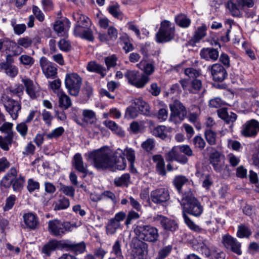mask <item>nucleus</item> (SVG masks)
Listing matches in <instances>:
<instances>
[{
    "instance_id": "15",
    "label": "nucleus",
    "mask_w": 259,
    "mask_h": 259,
    "mask_svg": "<svg viewBox=\"0 0 259 259\" xmlns=\"http://www.w3.org/2000/svg\"><path fill=\"white\" fill-rule=\"evenodd\" d=\"M73 17L76 21V24L74 29V34H80L79 30L87 28L91 25L90 20L84 15L77 13L73 15Z\"/></svg>"
},
{
    "instance_id": "26",
    "label": "nucleus",
    "mask_w": 259,
    "mask_h": 259,
    "mask_svg": "<svg viewBox=\"0 0 259 259\" xmlns=\"http://www.w3.org/2000/svg\"><path fill=\"white\" fill-rule=\"evenodd\" d=\"M207 27L205 24L198 27L190 39V42L193 45L199 42L206 35Z\"/></svg>"
},
{
    "instance_id": "4",
    "label": "nucleus",
    "mask_w": 259,
    "mask_h": 259,
    "mask_svg": "<svg viewBox=\"0 0 259 259\" xmlns=\"http://www.w3.org/2000/svg\"><path fill=\"white\" fill-rule=\"evenodd\" d=\"M134 232L140 240L149 242H156L159 237L158 229L151 225H137Z\"/></svg>"
},
{
    "instance_id": "59",
    "label": "nucleus",
    "mask_w": 259,
    "mask_h": 259,
    "mask_svg": "<svg viewBox=\"0 0 259 259\" xmlns=\"http://www.w3.org/2000/svg\"><path fill=\"white\" fill-rule=\"evenodd\" d=\"M26 123L25 122H21L17 125L16 128L17 132L23 138L26 136L28 133V126Z\"/></svg>"
},
{
    "instance_id": "16",
    "label": "nucleus",
    "mask_w": 259,
    "mask_h": 259,
    "mask_svg": "<svg viewBox=\"0 0 259 259\" xmlns=\"http://www.w3.org/2000/svg\"><path fill=\"white\" fill-rule=\"evenodd\" d=\"M124 153L120 149H118L112 155L113 160V168L118 170H123L126 166V161L124 157Z\"/></svg>"
},
{
    "instance_id": "62",
    "label": "nucleus",
    "mask_w": 259,
    "mask_h": 259,
    "mask_svg": "<svg viewBox=\"0 0 259 259\" xmlns=\"http://www.w3.org/2000/svg\"><path fill=\"white\" fill-rule=\"evenodd\" d=\"M16 200V197L14 195H11L9 196L6 200V204L4 207V210L5 211H8L11 209L14 206L15 201Z\"/></svg>"
},
{
    "instance_id": "48",
    "label": "nucleus",
    "mask_w": 259,
    "mask_h": 259,
    "mask_svg": "<svg viewBox=\"0 0 259 259\" xmlns=\"http://www.w3.org/2000/svg\"><path fill=\"white\" fill-rule=\"evenodd\" d=\"M79 31L80 34H74V35L89 41H93L94 37L93 36L92 31L90 29H89L88 28H83L79 30Z\"/></svg>"
},
{
    "instance_id": "37",
    "label": "nucleus",
    "mask_w": 259,
    "mask_h": 259,
    "mask_svg": "<svg viewBox=\"0 0 259 259\" xmlns=\"http://www.w3.org/2000/svg\"><path fill=\"white\" fill-rule=\"evenodd\" d=\"M14 136L10 134L5 136H0V147L4 151H8L10 149L13 142Z\"/></svg>"
},
{
    "instance_id": "56",
    "label": "nucleus",
    "mask_w": 259,
    "mask_h": 259,
    "mask_svg": "<svg viewBox=\"0 0 259 259\" xmlns=\"http://www.w3.org/2000/svg\"><path fill=\"white\" fill-rule=\"evenodd\" d=\"M64 132V130L62 127H57L52 131L50 133L46 135V137L50 139L57 138L61 136Z\"/></svg>"
},
{
    "instance_id": "46",
    "label": "nucleus",
    "mask_w": 259,
    "mask_h": 259,
    "mask_svg": "<svg viewBox=\"0 0 259 259\" xmlns=\"http://www.w3.org/2000/svg\"><path fill=\"white\" fill-rule=\"evenodd\" d=\"M130 176L128 174H124L121 177L115 178L114 181V184L117 186H127L130 181Z\"/></svg>"
},
{
    "instance_id": "19",
    "label": "nucleus",
    "mask_w": 259,
    "mask_h": 259,
    "mask_svg": "<svg viewBox=\"0 0 259 259\" xmlns=\"http://www.w3.org/2000/svg\"><path fill=\"white\" fill-rule=\"evenodd\" d=\"M166 159L167 161H177L182 164H185L188 162V158L184 155L180 154V152L173 147L167 154Z\"/></svg>"
},
{
    "instance_id": "39",
    "label": "nucleus",
    "mask_w": 259,
    "mask_h": 259,
    "mask_svg": "<svg viewBox=\"0 0 259 259\" xmlns=\"http://www.w3.org/2000/svg\"><path fill=\"white\" fill-rule=\"evenodd\" d=\"M175 20L176 23L181 27L187 28L191 22V20L186 15L180 14L176 16Z\"/></svg>"
},
{
    "instance_id": "27",
    "label": "nucleus",
    "mask_w": 259,
    "mask_h": 259,
    "mask_svg": "<svg viewBox=\"0 0 259 259\" xmlns=\"http://www.w3.org/2000/svg\"><path fill=\"white\" fill-rule=\"evenodd\" d=\"M147 247V244L142 242L141 245L135 247L133 250V258L145 259L148 252Z\"/></svg>"
},
{
    "instance_id": "64",
    "label": "nucleus",
    "mask_w": 259,
    "mask_h": 259,
    "mask_svg": "<svg viewBox=\"0 0 259 259\" xmlns=\"http://www.w3.org/2000/svg\"><path fill=\"white\" fill-rule=\"evenodd\" d=\"M180 152L183 153L188 156H191L193 155V151L189 146L184 145L182 146H178L174 147Z\"/></svg>"
},
{
    "instance_id": "13",
    "label": "nucleus",
    "mask_w": 259,
    "mask_h": 259,
    "mask_svg": "<svg viewBox=\"0 0 259 259\" xmlns=\"http://www.w3.org/2000/svg\"><path fill=\"white\" fill-rule=\"evenodd\" d=\"M150 197L152 201L157 204L163 205L169 199V195L167 190L159 188L151 192Z\"/></svg>"
},
{
    "instance_id": "14",
    "label": "nucleus",
    "mask_w": 259,
    "mask_h": 259,
    "mask_svg": "<svg viewBox=\"0 0 259 259\" xmlns=\"http://www.w3.org/2000/svg\"><path fill=\"white\" fill-rule=\"evenodd\" d=\"M39 63L44 74L47 78H53L56 76L57 69L55 64L48 61L45 57L40 58Z\"/></svg>"
},
{
    "instance_id": "7",
    "label": "nucleus",
    "mask_w": 259,
    "mask_h": 259,
    "mask_svg": "<svg viewBox=\"0 0 259 259\" xmlns=\"http://www.w3.org/2000/svg\"><path fill=\"white\" fill-rule=\"evenodd\" d=\"M72 225L68 222L58 220H50L48 222V231L54 236L61 238L67 232L72 231Z\"/></svg>"
},
{
    "instance_id": "20",
    "label": "nucleus",
    "mask_w": 259,
    "mask_h": 259,
    "mask_svg": "<svg viewBox=\"0 0 259 259\" xmlns=\"http://www.w3.org/2000/svg\"><path fill=\"white\" fill-rule=\"evenodd\" d=\"M22 82L24 84L26 91L30 97L32 99H35L38 95V90L33 83L32 80L29 78H25L22 79Z\"/></svg>"
},
{
    "instance_id": "38",
    "label": "nucleus",
    "mask_w": 259,
    "mask_h": 259,
    "mask_svg": "<svg viewBox=\"0 0 259 259\" xmlns=\"http://www.w3.org/2000/svg\"><path fill=\"white\" fill-rule=\"evenodd\" d=\"M119 229H121L120 223H116L111 219L109 220L106 226V232L107 235L114 234Z\"/></svg>"
},
{
    "instance_id": "53",
    "label": "nucleus",
    "mask_w": 259,
    "mask_h": 259,
    "mask_svg": "<svg viewBox=\"0 0 259 259\" xmlns=\"http://www.w3.org/2000/svg\"><path fill=\"white\" fill-rule=\"evenodd\" d=\"M120 39L124 44L123 49L126 53L131 52L134 50V46L133 44L130 42L129 38L126 34L121 36Z\"/></svg>"
},
{
    "instance_id": "50",
    "label": "nucleus",
    "mask_w": 259,
    "mask_h": 259,
    "mask_svg": "<svg viewBox=\"0 0 259 259\" xmlns=\"http://www.w3.org/2000/svg\"><path fill=\"white\" fill-rule=\"evenodd\" d=\"M205 137L207 143L210 145L216 144L217 134L211 130H206L204 133Z\"/></svg>"
},
{
    "instance_id": "32",
    "label": "nucleus",
    "mask_w": 259,
    "mask_h": 259,
    "mask_svg": "<svg viewBox=\"0 0 259 259\" xmlns=\"http://www.w3.org/2000/svg\"><path fill=\"white\" fill-rule=\"evenodd\" d=\"M57 248H59L58 241L52 240L42 247L41 252L49 256L52 252L55 250Z\"/></svg>"
},
{
    "instance_id": "5",
    "label": "nucleus",
    "mask_w": 259,
    "mask_h": 259,
    "mask_svg": "<svg viewBox=\"0 0 259 259\" xmlns=\"http://www.w3.org/2000/svg\"><path fill=\"white\" fill-rule=\"evenodd\" d=\"M169 106L170 110L169 121L175 124L181 123L187 116L186 107L178 100H174Z\"/></svg>"
},
{
    "instance_id": "35",
    "label": "nucleus",
    "mask_w": 259,
    "mask_h": 259,
    "mask_svg": "<svg viewBox=\"0 0 259 259\" xmlns=\"http://www.w3.org/2000/svg\"><path fill=\"white\" fill-rule=\"evenodd\" d=\"M251 229L244 224H241L238 226L236 236L239 238H248L251 235Z\"/></svg>"
},
{
    "instance_id": "41",
    "label": "nucleus",
    "mask_w": 259,
    "mask_h": 259,
    "mask_svg": "<svg viewBox=\"0 0 259 259\" xmlns=\"http://www.w3.org/2000/svg\"><path fill=\"white\" fill-rule=\"evenodd\" d=\"M11 25L13 28L15 34L20 35L26 30V26L25 24H17V20L13 18L11 20Z\"/></svg>"
},
{
    "instance_id": "36",
    "label": "nucleus",
    "mask_w": 259,
    "mask_h": 259,
    "mask_svg": "<svg viewBox=\"0 0 259 259\" xmlns=\"http://www.w3.org/2000/svg\"><path fill=\"white\" fill-rule=\"evenodd\" d=\"M59 96V107L64 109L69 108L72 105L71 101L69 96L64 92H61L58 94Z\"/></svg>"
},
{
    "instance_id": "60",
    "label": "nucleus",
    "mask_w": 259,
    "mask_h": 259,
    "mask_svg": "<svg viewBox=\"0 0 259 259\" xmlns=\"http://www.w3.org/2000/svg\"><path fill=\"white\" fill-rule=\"evenodd\" d=\"M191 89H190V91L193 93H196L202 88L201 81L198 79H193L191 83Z\"/></svg>"
},
{
    "instance_id": "31",
    "label": "nucleus",
    "mask_w": 259,
    "mask_h": 259,
    "mask_svg": "<svg viewBox=\"0 0 259 259\" xmlns=\"http://www.w3.org/2000/svg\"><path fill=\"white\" fill-rule=\"evenodd\" d=\"M87 69L90 72H94L100 74L102 77H104L106 75V69L95 61H91L88 63Z\"/></svg>"
},
{
    "instance_id": "8",
    "label": "nucleus",
    "mask_w": 259,
    "mask_h": 259,
    "mask_svg": "<svg viewBox=\"0 0 259 259\" xmlns=\"http://www.w3.org/2000/svg\"><path fill=\"white\" fill-rule=\"evenodd\" d=\"M124 75L131 85L137 88H143L150 80L149 77L136 70H127Z\"/></svg>"
},
{
    "instance_id": "10",
    "label": "nucleus",
    "mask_w": 259,
    "mask_h": 259,
    "mask_svg": "<svg viewBox=\"0 0 259 259\" xmlns=\"http://www.w3.org/2000/svg\"><path fill=\"white\" fill-rule=\"evenodd\" d=\"M222 243L227 250L237 255L242 254L241 243L229 234H226L222 236Z\"/></svg>"
},
{
    "instance_id": "29",
    "label": "nucleus",
    "mask_w": 259,
    "mask_h": 259,
    "mask_svg": "<svg viewBox=\"0 0 259 259\" xmlns=\"http://www.w3.org/2000/svg\"><path fill=\"white\" fill-rule=\"evenodd\" d=\"M0 71L5 73L8 76L14 78L18 74V68L15 65H0Z\"/></svg>"
},
{
    "instance_id": "22",
    "label": "nucleus",
    "mask_w": 259,
    "mask_h": 259,
    "mask_svg": "<svg viewBox=\"0 0 259 259\" xmlns=\"http://www.w3.org/2000/svg\"><path fill=\"white\" fill-rule=\"evenodd\" d=\"M218 114L220 118L223 119L227 123H233L237 118V115L233 112L228 113L227 109L223 108L218 110Z\"/></svg>"
},
{
    "instance_id": "6",
    "label": "nucleus",
    "mask_w": 259,
    "mask_h": 259,
    "mask_svg": "<svg viewBox=\"0 0 259 259\" xmlns=\"http://www.w3.org/2000/svg\"><path fill=\"white\" fill-rule=\"evenodd\" d=\"M175 34L174 25L169 21L165 20L161 23L160 27L156 34V41L163 43L172 40Z\"/></svg>"
},
{
    "instance_id": "45",
    "label": "nucleus",
    "mask_w": 259,
    "mask_h": 259,
    "mask_svg": "<svg viewBox=\"0 0 259 259\" xmlns=\"http://www.w3.org/2000/svg\"><path fill=\"white\" fill-rule=\"evenodd\" d=\"M70 205L69 200L65 197H62L55 203V210H62L67 208Z\"/></svg>"
},
{
    "instance_id": "49",
    "label": "nucleus",
    "mask_w": 259,
    "mask_h": 259,
    "mask_svg": "<svg viewBox=\"0 0 259 259\" xmlns=\"http://www.w3.org/2000/svg\"><path fill=\"white\" fill-rule=\"evenodd\" d=\"M19 60L21 64L28 67L32 66L35 62L34 59L33 57L26 54L20 56Z\"/></svg>"
},
{
    "instance_id": "61",
    "label": "nucleus",
    "mask_w": 259,
    "mask_h": 259,
    "mask_svg": "<svg viewBox=\"0 0 259 259\" xmlns=\"http://www.w3.org/2000/svg\"><path fill=\"white\" fill-rule=\"evenodd\" d=\"M165 129V127L164 126H158L154 130L153 135L164 140L167 137L166 134L164 132Z\"/></svg>"
},
{
    "instance_id": "18",
    "label": "nucleus",
    "mask_w": 259,
    "mask_h": 259,
    "mask_svg": "<svg viewBox=\"0 0 259 259\" xmlns=\"http://www.w3.org/2000/svg\"><path fill=\"white\" fill-rule=\"evenodd\" d=\"M72 165L76 170L83 174L82 177H85L88 174V165L84 163L80 154H75L73 158Z\"/></svg>"
},
{
    "instance_id": "58",
    "label": "nucleus",
    "mask_w": 259,
    "mask_h": 259,
    "mask_svg": "<svg viewBox=\"0 0 259 259\" xmlns=\"http://www.w3.org/2000/svg\"><path fill=\"white\" fill-rule=\"evenodd\" d=\"M117 58L115 55L107 57L105 58V63L107 69L114 67L117 64Z\"/></svg>"
},
{
    "instance_id": "55",
    "label": "nucleus",
    "mask_w": 259,
    "mask_h": 259,
    "mask_svg": "<svg viewBox=\"0 0 259 259\" xmlns=\"http://www.w3.org/2000/svg\"><path fill=\"white\" fill-rule=\"evenodd\" d=\"M193 143L195 148L202 150L205 146L206 143L204 140L201 136H196L193 139Z\"/></svg>"
},
{
    "instance_id": "43",
    "label": "nucleus",
    "mask_w": 259,
    "mask_h": 259,
    "mask_svg": "<svg viewBox=\"0 0 259 259\" xmlns=\"http://www.w3.org/2000/svg\"><path fill=\"white\" fill-rule=\"evenodd\" d=\"M188 181V179L184 176H177L175 177L172 183L179 193L181 192L182 186Z\"/></svg>"
},
{
    "instance_id": "12",
    "label": "nucleus",
    "mask_w": 259,
    "mask_h": 259,
    "mask_svg": "<svg viewBox=\"0 0 259 259\" xmlns=\"http://www.w3.org/2000/svg\"><path fill=\"white\" fill-rule=\"evenodd\" d=\"M258 132L259 122L253 119L242 125L241 133L245 137H251L255 136Z\"/></svg>"
},
{
    "instance_id": "33",
    "label": "nucleus",
    "mask_w": 259,
    "mask_h": 259,
    "mask_svg": "<svg viewBox=\"0 0 259 259\" xmlns=\"http://www.w3.org/2000/svg\"><path fill=\"white\" fill-rule=\"evenodd\" d=\"M137 66L141 70L144 71V75L149 77L155 70L154 64L151 62H146V61H141L137 64Z\"/></svg>"
},
{
    "instance_id": "25",
    "label": "nucleus",
    "mask_w": 259,
    "mask_h": 259,
    "mask_svg": "<svg viewBox=\"0 0 259 259\" xmlns=\"http://www.w3.org/2000/svg\"><path fill=\"white\" fill-rule=\"evenodd\" d=\"M134 104L139 109L141 114L149 116L151 115L149 105L143 99L141 98L136 99L134 100Z\"/></svg>"
},
{
    "instance_id": "40",
    "label": "nucleus",
    "mask_w": 259,
    "mask_h": 259,
    "mask_svg": "<svg viewBox=\"0 0 259 259\" xmlns=\"http://www.w3.org/2000/svg\"><path fill=\"white\" fill-rule=\"evenodd\" d=\"M105 125L110 128L112 131L114 132L115 134L120 137L124 136V132L118 126V125L112 120H108L104 122Z\"/></svg>"
},
{
    "instance_id": "23",
    "label": "nucleus",
    "mask_w": 259,
    "mask_h": 259,
    "mask_svg": "<svg viewBox=\"0 0 259 259\" xmlns=\"http://www.w3.org/2000/svg\"><path fill=\"white\" fill-rule=\"evenodd\" d=\"M244 0H230L228 2V8L232 15L238 16L240 10L243 8Z\"/></svg>"
},
{
    "instance_id": "17",
    "label": "nucleus",
    "mask_w": 259,
    "mask_h": 259,
    "mask_svg": "<svg viewBox=\"0 0 259 259\" xmlns=\"http://www.w3.org/2000/svg\"><path fill=\"white\" fill-rule=\"evenodd\" d=\"M211 73L213 79L215 81H223L228 74L225 68L220 64H214L211 66Z\"/></svg>"
},
{
    "instance_id": "21",
    "label": "nucleus",
    "mask_w": 259,
    "mask_h": 259,
    "mask_svg": "<svg viewBox=\"0 0 259 259\" xmlns=\"http://www.w3.org/2000/svg\"><path fill=\"white\" fill-rule=\"evenodd\" d=\"M23 218L25 225L30 229H35L38 225L37 217L32 212L24 214Z\"/></svg>"
},
{
    "instance_id": "11",
    "label": "nucleus",
    "mask_w": 259,
    "mask_h": 259,
    "mask_svg": "<svg viewBox=\"0 0 259 259\" xmlns=\"http://www.w3.org/2000/svg\"><path fill=\"white\" fill-rule=\"evenodd\" d=\"M3 102L6 110L9 113L11 117L16 119L18 117V112L21 109L20 104L8 96L4 97Z\"/></svg>"
},
{
    "instance_id": "1",
    "label": "nucleus",
    "mask_w": 259,
    "mask_h": 259,
    "mask_svg": "<svg viewBox=\"0 0 259 259\" xmlns=\"http://www.w3.org/2000/svg\"><path fill=\"white\" fill-rule=\"evenodd\" d=\"M181 204L183 206V218L188 227L196 232L200 233L204 231L203 229L196 225L186 214V212H187L195 217H199L203 210V206L194 197L191 191H189L183 194Z\"/></svg>"
},
{
    "instance_id": "24",
    "label": "nucleus",
    "mask_w": 259,
    "mask_h": 259,
    "mask_svg": "<svg viewBox=\"0 0 259 259\" xmlns=\"http://www.w3.org/2000/svg\"><path fill=\"white\" fill-rule=\"evenodd\" d=\"M159 221L161 226L166 230L175 231L178 228V224L173 220L160 215Z\"/></svg>"
},
{
    "instance_id": "57",
    "label": "nucleus",
    "mask_w": 259,
    "mask_h": 259,
    "mask_svg": "<svg viewBox=\"0 0 259 259\" xmlns=\"http://www.w3.org/2000/svg\"><path fill=\"white\" fill-rule=\"evenodd\" d=\"M60 190L66 196L71 198L74 197L75 189L71 186L63 185L61 187Z\"/></svg>"
},
{
    "instance_id": "47",
    "label": "nucleus",
    "mask_w": 259,
    "mask_h": 259,
    "mask_svg": "<svg viewBox=\"0 0 259 259\" xmlns=\"http://www.w3.org/2000/svg\"><path fill=\"white\" fill-rule=\"evenodd\" d=\"M82 115L84 117V120L87 123L92 124L96 120V114L91 110H83Z\"/></svg>"
},
{
    "instance_id": "63",
    "label": "nucleus",
    "mask_w": 259,
    "mask_h": 259,
    "mask_svg": "<svg viewBox=\"0 0 259 259\" xmlns=\"http://www.w3.org/2000/svg\"><path fill=\"white\" fill-rule=\"evenodd\" d=\"M27 188L29 192H33L35 190L39 189V184L38 182L34 181L33 179H29L27 181Z\"/></svg>"
},
{
    "instance_id": "42",
    "label": "nucleus",
    "mask_w": 259,
    "mask_h": 259,
    "mask_svg": "<svg viewBox=\"0 0 259 259\" xmlns=\"http://www.w3.org/2000/svg\"><path fill=\"white\" fill-rule=\"evenodd\" d=\"M68 20H57L54 25V29L58 33H62L65 29L69 27Z\"/></svg>"
},
{
    "instance_id": "34",
    "label": "nucleus",
    "mask_w": 259,
    "mask_h": 259,
    "mask_svg": "<svg viewBox=\"0 0 259 259\" xmlns=\"http://www.w3.org/2000/svg\"><path fill=\"white\" fill-rule=\"evenodd\" d=\"M108 12L114 18L122 21L123 18V14L120 11L119 5L117 4H113L109 6L107 8Z\"/></svg>"
},
{
    "instance_id": "2",
    "label": "nucleus",
    "mask_w": 259,
    "mask_h": 259,
    "mask_svg": "<svg viewBox=\"0 0 259 259\" xmlns=\"http://www.w3.org/2000/svg\"><path fill=\"white\" fill-rule=\"evenodd\" d=\"M112 156L108 149H100L89 153V158L93 160L94 166L98 169L113 168Z\"/></svg>"
},
{
    "instance_id": "30",
    "label": "nucleus",
    "mask_w": 259,
    "mask_h": 259,
    "mask_svg": "<svg viewBox=\"0 0 259 259\" xmlns=\"http://www.w3.org/2000/svg\"><path fill=\"white\" fill-rule=\"evenodd\" d=\"M200 56L206 60L210 59L216 60L219 57V52L217 50L213 48L203 49L200 52Z\"/></svg>"
},
{
    "instance_id": "54",
    "label": "nucleus",
    "mask_w": 259,
    "mask_h": 259,
    "mask_svg": "<svg viewBox=\"0 0 259 259\" xmlns=\"http://www.w3.org/2000/svg\"><path fill=\"white\" fill-rule=\"evenodd\" d=\"M13 124L10 122H5L0 127V131L3 133L6 134V135H10L14 136V133L12 130Z\"/></svg>"
},
{
    "instance_id": "44",
    "label": "nucleus",
    "mask_w": 259,
    "mask_h": 259,
    "mask_svg": "<svg viewBox=\"0 0 259 259\" xmlns=\"http://www.w3.org/2000/svg\"><path fill=\"white\" fill-rule=\"evenodd\" d=\"M32 44V40L28 36L21 37L18 39L17 44H18V49L20 51L19 53H14V55H18L22 51V49L20 48L19 46H21L24 47V48H28L31 46Z\"/></svg>"
},
{
    "instance_id": "3",
    "label": "nucleus",
    "mask_w": 259,
    "mask_h": 259,
    "mask_svg": "<svg viewBox=\"0 0 259 259\" xmlns=\"http://www.w3.org/2000/svg\"><path fill=\"white\" fill-rule=\"evenodd\" d=\"M18 176L16 168L11 167L5 174L1 181V185L6 189L12 187L15 192H21L23 190L25 182V178L22 175Z\"/></svg>"
},
{
    "instance_id": "9",
    "label": "nucleus",
    "mask_w": 259,
    "mask_h": 259,
    "mask_svg": "<svg viewBox=\"0 0 259 259\" xmlns=\"http://www.w3.org/2000/svg\"><path fill=\"white\" fill-rule=\"evenodd\" d=\"M82 82L81 77L76 73L66 75L65 84L68 93L72 96H77L80 91Z\"/></svg>"
},
{
    "instance_id": "28",
    "label": "nucleus",
    "mask_w": 259,
    "mask_h": 259,
    "mask_svg": "<svg viewBox=\"0 0 259 259\" xmlns=\"http://www.w3.org/2000/svg\"><path fill=\"white\" fill-rule=\"evenodd\" d=\"M198 249L206 257H209L211 252L209 248V242L206 239H203L200 236L198 238Z\"/></svg>"
},
{
    "instance_id": "52",
    "label": "nucleus",
    "mask_w": 259,
    "mask_h": 259,
    "mask_svg": "<svg viewBox=\"0 0 259 259\" xmlns=\"http://www.w3.org/2000/svg\"><path fill=\"white\" fill-rule=\"evenodd\" d=\"M73 246L72 252L76 255L83 253L85 251L86 249L85 243L83 241L79 243H75L74 242Z\"/></svg>"
},
{
    "instance_id": "51",
    "label": "nucleus",
    "mask_w": 259,
    "mask_h": 259,
    "mask_svg": "<svg viewBox=\"0 0 259 259\" xmlns=\"http://www.w3.org/2000/svg\"><path fill=\"white\" fill-rule=\"evenodd\" d=\"M58 244L60 249L72 252L74 242L69 240H62L58 241Z\"/></svg>"
}]
</instances>
